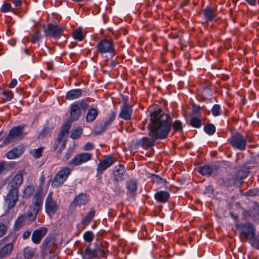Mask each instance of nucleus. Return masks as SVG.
<instances>
[{"instance_id":"nucleus-36","label":"nucleus","mask_w":259,"mask_h":259,"mask_svg":"<svg viewBox=\"0 0 259 259\" xmlns=\"http://www.w3.org/2000/svg\"><path fill=\"white\" fill-rule=\"evenodd\" d=\"M34 191V186L33 185H28L23 190V195L25 198H29L33 195Z\"/></svg>"},{"instance_id":"nucleus-30","label":"nucleus","mask_w":259,"mask_h":259,"mask_svg":"<svg viewBox=\"0 0 259 259\" xmlns=\"http://www.w3.org/2000/svg\"><path fill=\"white\" fill-rule=\"evenodd\" d=\"M40 210V208L31 205L29 207V209L28 210L27 212V215L29 218V220L31 221V222L35 220Z\"/></svg>"},{"instance_id":"nucleus-13","label":"nucleus","mask_w":259,"mask_h":259,"mask_svg":"<svg viewBox=\"0 0 259 259\" xmlns=\"http://www.w3.org/2000/svg\"><path fill=\"white\" fill-rule=\"evenodd\" d=\"M19 192L10 189L5 198V202L9 209H12L18 200Z\"/></svg>"},{"instance_id":"nucleus-47","label":"nucleus","mask_w":259,"mask_h":259,"mask_svg":"<svg viewBox=\"0 0 259 259\" xmlns=\"http://www.w3.org/2000/svg\"><path fill=\"white\" fill-rule=\"evenodd\" d=\"M4 100L5 101H11L13 97V94L11 90H5L3 92Z\"/></svg>"},{"instance_id":"nucleus-27","label":"nucleus","mask_w":259,"mask_h":259,"mask_svg":"<svg viewBox=\"0 0 259 259\" xmlns=\"http://www.w3.org/2000/svg\"><path fill=\"white\" fill-rule=\"evenodd\" d=\"M99 112L95 108H90L87 112L85 120L88 122H91L94 121L98 116Z\"/></svg>"},{"instance_id":"nucleus-59","label":"nucleus","mask_w":259,"mask_h":259,"mask_svg":"<svg viewBox=\"0 0 259 259\" xmlns=\"http://www.w3.org/2000/svg\"><path fill=\"white\" fill-rule=\"evenodd\" d=\"M17 84V80L16 79L14 78L11 80L9 84V87L10 88H14L16 87Z\"/></svg>"},{"instance_id":"nucleus-22","label":"nucleus","mask_w":259,"mask_h":259,"mask_svg":"<svg viewBox=\"0 0 259 259\" xmlns=\"http://www.w3.org/2000/svg\"><path fill=\"white\" fill-rule=\"evenodd\" d=\"M70 118L72 121H76L81 115V109L77 103H74L70 106Z\"/></svg>"},{"instance_id":"nucleus-35","label":"nucleus","mask_w":259,"mask_h":259,"mask_svg":"<svg viewBox=\"0 0 259 259\" xmlns=\"http://www.w3.org/2000/svg\"><path fill=\"white\" fill-rule=\"evenodd\" d=\"M71 127V123L69 122L64 123L61 128L60 132L58 134L59 139L63 138L68 133V131Z\"/></svg>"},{"instance_id":"nucleus-56","label":"nucleus","mask_w":259,"mask_h":259,"mask_svg":"<svg viewBox=\"0 0 259 259\" xmlns=\"http://www.w3.org/2000/svg\"><path fill=\"white\" fill-rule=\"evenodd\" d=\"M7 227L3 224H0V238L3 237L7 231Z\"/></svg>"},{"instance_id":"nucleus-19","label":"nucleus","mask_w":259,"mask_h":259,"mask_svg":"<svg viewBox=\"0 0 259 259\" xmlns=\"http://www.w3.org/2000/svg\"><path fill=\"white\" fill-rule=\"evenodd\" d=\"M133 112L132 106L127 103L124 102L121 108V111L119 115L120 118L124 120H130Z\"/></svg>"},{"instance_id":"nucleus-17","label":"nucleus","mask_w":259,"mask_h":259,"mask_svg":"<svg viewBox=\"0 0 259 259\" xmlns=\"http://www.w3.org/2000/svg\"><path fill=\"white\" fill-rule=\"evenodd\" d=\"M48 230L45 227H41L33 231L32 234V241L36 244L40 243L42 238L45 237L47 233Z\"/></svg>"},{"instance_id":"nucleus-61","label":"nucleus","mask_w":259,"mask_h":259,"mask_svg":"<svg viewBox=\"0 0 259 259\" xmlns=\"http://www.w3.org/2000/svg\"><path fill=\"white\" fill-rule=\"evenodd\" d=\"M12 3L15 7H20L22 4L21 0H12Z\"/></svg>"},{"instance_id":"nucleus-64","label":"nucleus","mask_w":259,"mask_h":259,"mask_svg":"<svg viewBox=\"0 0 259 259\" xmlns=\"http://www.w3.org/2000/svg\"><path fill=\"white\" fill-rule=\"evenodd\" d=\"M116 64H117V63H116L115 61H112L110 63V64H109V66H110V67H111V68H114V67H115L116 66Z\"/></svg>"},{"instance_id":"nucleus-53","label":"nucleus","mask_w":259,"mask_h":259,"mask_svg":"<svg viewBox=\"0 0 259 259\" xmlns=\"http://www.w3.org/2000/svg\"><path fill=\"white\" fill-rule=\"evenodd\" d=\"M192 113L193 115L197 116H201V110L200 107L197 105H194L192 109Z\"/></svg>"},{"instance_id":"nucleus-29","label":"nucleus","mask_w":259,"mask_h":259,"mask_svg":"<svg viewBox=\"0 0 259 259\" xmlns=\"http://www.w3.org/2000/svg\"><path fill=\"white\" fill-rule=\"evenodd\" d=\"M42 192L40 191L37 192L33 197L32 205L41 209L42 204Z\"/></svg>"},{"instance_id":"nucleus-23","label":"nucleus","mask_w":259,"mask_h":259,"mask_svg":"<svg viewBox=\"0 0 259 259\" xmlns=\"http://www.w3.org/2000/svg\"><path fill=\"white\" fill-rule=\"evenodd\" d=\"M82 93V90L81 89H72L66 93L65 99L67 100H73L80 98Z\"/></svg>"},{"instance_id":"nucleus-16","label":"nucleus","mask_w":259,"mask_h":259,"mask_svg":"<svg viewBox=\"0 0 259 259\" xmlns=\"http://www.w3.org/2000/svg\"><path fill=\"white\" fill-rule=\"evenodd\" d=\"M125 172V168L123 165L118 164L115 166L112 172L114 176V181L117 183L123 181Z\"/></svg>"},{"instance_id":"nucleus-11","label":"nucleus","mask_w":259,"mask_h":259,"mask_svg":"<svg viewBox=\"0 0 259 259\" xmlns=\"http://www.w3.org/2000/svg\"><path fill=\"white\" fill-rule=\"evenodd\" d=\"M25 150L26 146L23 144H20L9 150L6 153L5 157L10 160L19 158L23 154Z\"/></svg>"},{"instance_id":"nucleus-21","label":"nucleus","mask_w":259,"mask_h":259,"mask_svg":"<svg viewBox=\"0 0 259 259\" xmlns=\"http://www.w3.org/2000/svg\"><path fill=\"white\" fill-rule=\"evenodd\" d=\"M115 119V113L113 112L107 120L104 122L98 124L96 126V130L97 133H101L106 130Z\"/></svg>"},{"instance_id":"nucleus-6","label":"nucleus","mask_w":259,"mask_h":259,"mask_svg":"<svg viewBox=\"0 0 259 259\" xmlns=\"http://www.w3.org/2000/svg\"><path fill=\"white\" fill-rule=\"evenodd\" d=\"M255 229L250 223L242 224L239 228V237L242 241H249L254 236Z\"/></svg>"},{"instance_id":"nucleus-18","label":"nucleus","mask_w":259,"mask_h":259,"mask_svg":"<svg viewBox=\"0 0 259 259\" xmlns=\"http://www.w3.org/2000/svg\"><path fill=\"white\" fill-rule=\"evenodd\" d=\"M150 137L151 138L145 137L142 138L137 142V145L139 146H141L144 149H147L153 147L157 139L153 137Z\"/></svg>"},{"instance_id":"nucleus-42","label":"nucleus","mask_w":259,"mask_h":259,"mask_svg":"<svg viewBox=\"0 0 259 259\" xmlns=\"http://www.w3.org/2000/svg\"><path fill=\"white\" fill-rule=\"evenodd\" d=\"M248 242L254 248L259 249V234L257 235H254L252 239L249 240Z\"/></svg>"},{"instance_id":"nucleus-50","label":"nucleus","mask_w":259,"mask_h":259,"mask_svg":"<svg viewBox=\"0 0 259 259\" xmlns=\"http://www.w3.org/2000/svg\"><path fill=\"white\" fill-rule=\"evenodd\" d=\"M41 38L40 31L37 30L34 34L32 35L31 42L33 43H36L38 42Z\"/></svg>"},{"instance_id":"nucleus-3","label":"nucleus","mask_w":259,"mask_h":259,"mask_svg":"<svg viewBox=\"0 0 259 259\" xmlns=\"http://www.w3.org/2000/svg\"><path fill=\"white\" fill-rule=\"evenodd\" d=\"M95 48L97 53L102 55L107 53L115 55L116 53L115 44L112 39H102L97 42Z\"/></svg>"},{"instance_id":"nucleus-32","label":"nucleus","mask_w":259,"mask_h":259,"mask_svg":"<svg viewBox=\"0 0 259 259\" xmlns=\"http://www.w3.org/2000/svg\"><path fill=\"white\" fill-rule=\"evenodd\" d=\"M97 254L95 249H91L90 246L87 247L83 254V259H93L97 257Z\"/></svg>"},{"instance_id":"nucleus-40","label":"nucleus","mask_w":259,"mask_h":259,"mask_svg":"<svg viewBox=\"0 0 259 259\" xmlns=\"http://www.w3.org/2000/svg\"><path fill=\"white\" fill-rule=\"evenodd\" d=\"M204 131L208 135H212L215 132V127L212 124H208L204 126Z\"/></svg>"},{"instance_id":"nucleus-4","label":"nucleus","mask_w":259,"mask_h":259,"mask_svg":"<svg viewBox=\"0 0 259 259\" xmlns=\"http://www.w3.org/2000/svg\"><path fill=\"white\" fill-rule=\"evenodd\" d=\"M72 169L67 166L62 167L56 173L52 182L53 187H58L62 186L67 180L71 173Z\"/></svg>"},{"instance_id":"nucleus-34","label":"nucleus","mask_w":259,"mask_h":259,"mask_svg":"<svg viewBox=\"0 0 259 259\" xmlns=\"http://www.w3.org/2000/svg\"><path fill=\"white\" fill-rule=\"evenodd\" d=\"M137 187L138 184L136 180H131L126 182V188L130 193H136Z\"/></svg>"},{"instance_id":"nucleus-60","label":"nucleus","mask_w":259,"mask_h":259,"mask_svg":"<svg viewBox=\"0 0 259 259\" xmlns=\"http://www.w3.org/2000/svg\"><path fill=\"white\" fill-rule=\"evenodd\" d=\"M31 231H29V230H27L26 231H25L23 234V238L24 239H26L27 238H28L30 235H31Z\"/></svg>"},{"instance_id":"nucleus-41","label":"nucleus","mask_w":259,"mask_h":259,"mask_svg":"<svg viewBox=\"0 0 259 259\" xmlns=\"http://www.w3.org/2000/svg\"><path fill=\"white\" fill-rule=\"evenodd\" d=\"M25 220L26 215L25 214L19 217L15 222V226L16 228L19 229L22 227L25 224Z\"/></svg>"},{"instance_id":"nucleus-45","label":"nucleus","mask_w":259,"mask_h":259,"mask_svg":"<svg viewBox=\"0 0 259 259\" xmlns=\"http://www.w3.org/2000/svg\"><path fill=\"white\" fill-rule=\"evenodd\" d=\"M190 124L193 127L199 128L201 125V121L199 118L194 117L190 120Z\"/></svg>"},{"instance_id":"nucleus-55","label":"nucleus","mask_w":259,"mask_h":259,"mask_svg":"<svg viewBox=\"0 0 259 259\" xmlns=\"http://www.w3.org/2000/svg\"><path fill=\"white\" fill-rule=\"evenodd\" d=\"M11 8V6L10 4L5 3L2 5V6L1 8V11L3 13H6L10 11V9Z\"/></svg>"},{"instance_id":"nucleus-20","label":"nucleus","mask_w":259,"mask_h":259,"mask_svg":"<svg viewBox=\"0 0 259 259\" xmlns=\"http://www.w3.org/2000/svg\"><path fill=\"white\" fill-rule=\"evenodd\" d=\"M23 180V177L22 174L19 172L16 174L9 183L10 189L17 190V191L19 192V188L22 184Z\"/></svg>"},{"instance_id":"nucleus-12","label":"nucleus","mask_w":259,"mask_h":259,"mask_svg":"<svg viewBox=\"0 0 259 259\" xmlns=\"http://www.w3.org/2000/svg\"><path fill=\"white\" fill-rule=\"evenodd\" d=\"M115 162V160L112 156L105 155L103 159L101 160L97 166V171L99 174H102L106 169L112 166Z\"/></svg>"},{"instance_id":"nucleus-1","label":"nucleus","mask_w":259,"mask_h":259,"mask_svg":"<svg viewBox=\"0 0 259 259\" xmlns=\"http://www.w3.org/2000/svg\"><path fill=\"white\" fill-rule=\"evenodd\" d=\"M171 117L162 113L161 109L152 112L150 114V123L148 125L149 136L156 139H166L171 130Z\"/></svg>"},{"instance_id":"nucleus-63","label":"nucleus","mask_w":259,"mask_h":259,"mask_svg":"<svg viewBox=\"0 0 259 259\" xmlns=\"http://www.w3.org/2000/svg\"><path fill=\"white\" fill-rule=\"evenodd\" d=\"M5 166V162L4 161L0 162V174L2 173Z\"/></svg>"},{"instance_id":"nucleus-15","label":"nucleus","mask_w":259,"mask_h":259,"mask_svg":"<svg viewBox=\"0 0 259 259\" xmlns=\"http://www.w3.org/2000/svg\"><path fill=\"white\" fill-rule=\"evenodd\" d=\"M219 167L216 165L205 164L197 168L198 172L203 176L209 177L213 171L218 170Z\"/></svg>"},{"instance_id":"nucleus-31","label":"nucleus","mask_w":259,"mask_h":259,"mask_svg":"<svg viewBox=\"0 0 259 259\" xmlns=\"http://www.w3.org/2000/svg\"><path fill=\"white\" fill-rule=\"evenodd\" d=\"M248 172L244 170H240L236 172L233 177V183L235 185L237 182H239L243 179L247 177Z\"/></svg>"},{"instance_id":"nucleus-33","label":"nucleus","mask_w":259,"mask_h":259,"mask_svg":"<svg viewBox=\"0 0 259 259\" xmlns=\"http://www.w3.org/2000/svg\"><path fill=\"white\" fill-rule=\"evenodd\" d=\"M54 243V240L52 237H47L41 244V248L44 253H47L48 250Z\"/></svg>"},{"instance_id":"nucleus-7","label":"nucleus","mask_w":259,"mask_h":259,"mask_svg":"<svg viewBox=\"0 0 259 259\" xmlns=\"http://www.w3.org/2000/svg\"><path fill=\"white\" fill-rule=\"evenodd\" d=\"M10 239V242L6 244L0 249V259H5L8 257L12 253L14 243L15 242L17 237L14 235H8L4 238L5 240Z\"/></svg>"},{"instance_id":"nucleus-46","label":"nucleus","mask_w":259,"mask_h":259,"mask_svg":"<svg viewBox=\"0 0 259 259\" xmlns=\"http://www.w3.org/2000/svg\"><path fill=\"white\" fill-rule=\"evenodd\" d=\"M151 179L153 183H155L157 184H160L162 183L165 184L166 183V181L164 179H162L159 176L152 174L151 176Z\"/></svg>"},{"instance_id":"nucleus-25","label":"nucleus","mask_w":259,"mask_h":259,"mask_svg":"<svg viewBox=\"0 0 259 259\" xmlns=\"http://www.w3.org/2000/svg\"><path fill=\"white\" fill-rule=\"evenodd\" d=\"M155 199L159 202L165 203L169 198V194L164 191L157 192L154 195Z\"/></svg>"},{"instance_id":"nucleus-14","label":"nucleus","mask_w":259,"mask_h":259,"mask_svg":"<svg viewBox=\"0 0 259 259\" xmlns=\"http://www.w3.org/2000/svg\"><path fill=\"white\" fill-rule=\"evenodd\" d=\"M90 201V197L86 193H81L76 196L70 203L72 207H80L85 205Z\"/></svg>"},{"instance_id":"nucleus-28","label":"nucleus","mask_w":259,"mask_h":259,"mask_svg":"<svg viewBox=\"0 0 259 259\" xmlns=\"http://www.w3.org/2000/svg\"><path fill=\"white\" fill-rule=\"evenodd\" d=\"M96 210L94 208H92L87 213L84 218L81 221V223L84 226H88L95 215Z\"/></svg>"},{"instance_id":"nucleus-38","label":"nucleus","mask_w":259,"mask_h":259,"mask_svg":"<svg viewBox=\"0 0 259 259\" xmlns=\"http://www.w3.org/2000/svg\"><path fill=\"white\" fill-rule=\"evenodd\" d=\"M82 134V129L80 127H77L72 131L70 138L72 139L76 140L78 139Z\"/></svg>"},{"instance_id":"nucleus-9","label":"nucleus","mask_w":259,"mask_h":259,"mask_svg":"<svg viewBox=\"0 0 259 259\" xmlns=\"http://www.w3.org/2000/svg\"><path fill=\"white\" fill-rule=\"evenodd\" d=\"M93 157V154L89 152H80L77 153L69 162L70 165L79 166L89 161Z\"/></svg>"},{"instance_id":"nucleus-24","label":"nucleus","mask_w":259,"mask_h":259,"mask_svg":"<svg viewBox=\"0 0 259 259\" xmlns=\"http://www.w3.org/2000/svg\"><path fill=\"white\" fill-rule=\"evenodd\" d=\"M203 15L206 22L212 21L216 17L215 10L209 7L203 10Z\"/></svg>"},{"instance_id":"nucleus-44","label":"nucleus","mask_w":259,"mask_h":259,"mask_svg":"<svg viewBox=\"0 0 259 259\" xmlns=\"http://www.w3.org/2000/svg\"><path fill=\"white\" fill-rule=\"evenodd\" d=\"M34 251L28 247L24 249V256L27 259H31L34 255Z\"/></svg>"},{"instance_id":"nucleus-58","label":"nucleus","mask_w":259,"mask_h":259,"mask_svg":"<svg viewBox=\"0 0 259 259\" xmlns=\"http://www.w3.org/2000/svg\"><path fill=\"white\" fill-rule=\"evenodd\" d=\"M48 130L46 128H44L42 130L39 135V138H44L48 134Z\"/></svg>"},{"instance_id":"nucleus-39","label":"nucleus","mask_w":259,"mask_h":259,"mask_svg":"<svg viewBox=\"0 0 259 259\" xmlns=\"http://www.w3.org/2000/svg\"><path fill=\"white\" fill-rule=\"evenodd\" d=\"M72 36L74 39L80 41H82L84 38V35L79 29H75L72 32Z\"/></svg>"},{"instance_id":"nucleus-5","label":"nucleus","mask_w":259,"mask_h":259,"mask_svg":"<svg viewBox=\"0 0 259 259\" xmlns=\"http://www.w3.org/2000/svg\"><path fill=\"white\" fill-rule=\"evenodd\" d=\"M45 211L47 214L52 218L59 209L60 205L56 200L53 198V192L48 194L45 201Z\"/></svg>"},{"instance_id":"nucleus-43","label":"nucleus","mask_w":259,"mask_h":259,"mask_svg":"<svg viewBox=\"0 0 259 259\" xmlns=\"http://www.w3.org/2000/svg\"><path fill=\"white\" fill-rule=\"evenodd\" d=\"M42 148L39 147L37 149H35L30 151L31 155L35 159H38L42 156Z\"/></svg>"},{"instance_id":"nucleus-2","label":"nucleus","mask_w":259,"mask_h":259,"mask_svg":"<svg viewBox=\"0 0 259 259\" xmlns=\"http://www.w3.org/2000/svg\"><path fill=\"white\" fill-rule=\"evenodd\" d=\"M24 125H19L11 128L8 134L2 139V145L1 147L6 146L15 140L22 139L27 135L24 132Z\"/></svg>"},{"instance_id":"nucleus-62","label":"nucleus","mask_w":259,"mask_h":259,"mask_svg":"<svg viewBox=\"0 0 259 259\" xmlns=\"http://www.w3.org/2000/svg\"><path fill=\"white\" fill-rule=\"evenodd\" d=\"M248 4L254 6L256 5V0H245Z\"/></svg>"},{"instance_id":"nucleus-57","label":"nucleus","mask_w":259,"mask_h":259,"mask_svg":"<svg viewBox=\"0 0 259 259\" xmlns=\"http://www.w3.org/2000/svg\"><path fill=\"white\" fill-rule=\"evenodd\" d=\"M94 148V145L90 142H88L83 146V149L86 151L91 150Z\"/></svg>"},{"instance_id":"nucleus-54","label":"nucleus","mask_w":259,"mask_h":259,"mask_svg":"<svg viewBox=\"0 0 259 259\" xmlns=\"http://www.w3.org/2000/svg\"><path fill=\"white\" fill-rule=\"evenodd\" d=\"M77 103L78 104L79 108H81L83 110H86L89 106L87 101L84 100H82Z\"/></svg>"},{"instance_id":"nucleus-10","label":"nucleus","mask_w":259,"mask_h":259,"mask_svg":"<svg viewBox=\"0 0 259 259\" xmlns=\"http://www.w3.org/2000/svg\"><path fill=\"white\" fill-rule=\"evenodd\" d=\"M64 31V28L61 25L49 23L45 29L46 35L55 38L60 37Z\"/></svg>"},{"instance_id":"nucleus-48","label":"nucleus","mask_w":259,"mask_h":259,"mask_svg":"<svg viewBox=\"0 0 259 259\" xmlns=\"http://www.w3.org/2000/svg\"><path fill=\"white\" fill-rule=\"evenodd\" d=\"M172 126L175 132H182V123L180 121H175L172 124Z\"/></svg>"},{"instance_id":"nucleus-51","label":"nucleus","mask_w":259,"mask_h":259,"mask_svg":"<svg viewBox=\"0 0 259 259\" xmlns=\"http://www.w3.org/2000/svg\"><path fill=\"white\" fill-rule=\"evenodd\" d=\"M73 153V149H70V148L68 149L67 150L66 152L63 156V157L62 158L60 157V158H61L64 162H66L70 159V158L71 156V155H72ZM58 157L59 158V157Z\"/></svg>"},{"instance_id":"nucleus-26","label":"nucleus","mask_w":259,"mask_h":259,"mask_svg":"<svg viewBox=\"0 0 259 259\" xmlns=\"http://www.w3.org/2000/svg\"><path fill=\"white\" fill-rule=\"evenodd\" d=\"M62 139L63 138L59 139V136H58L56 140L53 143V150L54 151L56 150L58 148L59 149L57 153L58 157H60L62 150L65 146V143L62 141Z\"/></svg>"},{"instance_id":"nucleus-8","label":"nucleus","mask_w":259,"mask_h":259,"mask_svg":"<svg viewBox=\"0 0 259 259\" xmlns=\"http://www.w3.org/2000/svg\"><path fill=\"white\" fill-rule=\"evenodd\" d=\"M246 141L247 138H244L239 133L232 134L229 139V142L232 147L240 150H244L246 149Z\"/></svg>"},{"instance_id":"nucleus-37","label":"nucleus","mask_w":259,"mask_h":259,"mask_svg":"<svg viewBox=\"0 0 259 259\" xmlns=\"http://www.w3.org/2000/svg\"><path fill=\"white\" fill-rule=\"evenodd\" d=\"M95 250L97 257H105L107 253L108 252L107 248L102 245H101L98 248H96Z\"/></svg>"},{"instance_id":"nucleus-52","label":"nucleus","mask_w":259,"mask_h":259,"mask_svg":"<svg viewBox=\"0 0 259 259\" xmlns=\"http://www.w3.org/2000/svg\"><path fill=\"white\" fill-rule=\"evenodd\" d=\"M93 233L92 231H87L83 234V239L88 242H91L93 239Z\"/></svg>"},{"instance_id":"nucleus-49","label":"nucleus","mask_w":259,"mask_h":259,"mask_svg":"<svg viewBox=\"0 0 259 259\" xmlns=\"http://www.w3.org/2000/svg\"><path fill=\"white\" fill-rule=\"evenodd\" d=\"M212 114L214 116H217L221 114V106L219 104H215L211 109Z\"/></svg>"}]
</instances>
